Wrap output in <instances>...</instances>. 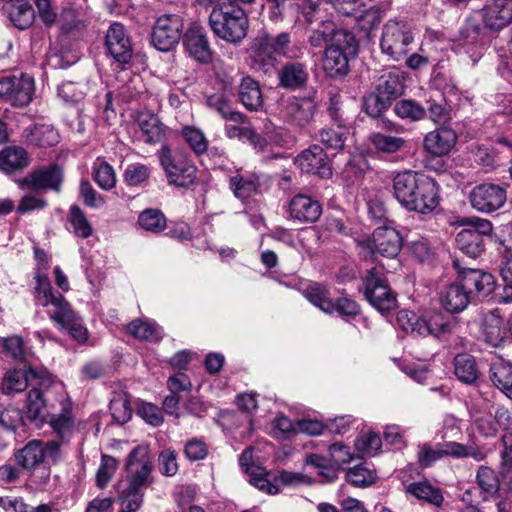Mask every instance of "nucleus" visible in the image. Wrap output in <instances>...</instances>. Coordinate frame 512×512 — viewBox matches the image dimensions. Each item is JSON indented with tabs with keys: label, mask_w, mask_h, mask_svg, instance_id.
Instances as JSON below:
<instances>
[{
	"label": "nucleus",
	"mask_w": 512,
	"mask_h": 512,
	"mask_svg": "<svg viewBox=\"0 0 512 512\" xmlns=\"http://www.w3.org/2000/svg\"><path fill=\"white\" fill-rule=\"evenodd\" d=\"M350 57L352 56L337 52L335 49H326L323 59V69L330 77L344 76L349 71Z\"/></svg>",
	"instance_id": "39"
},
{
	"label": "nucleus",
	"mask_w": 512,
	"mask_h": 512,
	"mask_svg": "<svg viewBox=\"0 0 512 512\" xmlns=\"http://www.w3.org/2000/svg\"><path fill=\"white\" fill-rule=\"evenodd\" d=\"M486 28L499 31L512 21V0H487L482 8Z\"/></svg>",
	"instance_id": "19"
},
{
	"label": "nucleus",
	"mask_w": 512,
	"mask_h": 512,
	"mask_svg": "<svg viewBox=\"0 0 512 512\" xmlns=\"http://www.w3.org/2000/svg\"><path fill=\"white\" fill-rule=\"evenodd\" d=\"M511 421L510 412L502 407L495 409L494 415L489 412V418L482 419V436L489 437L497 434L499 430L507 431Z\"/></svg>",
	"instance_id": "43"
},
{
	"label": "nucleus",
	"mask_w": 512,
	"mask_h": 512,
	"mask_svg": "<svg viewBox=\"0 0 512 512\" xmlns=\"http://www.w3.org/2000/svg\"><path fill=\"white\" fill-rule=\"evenodd\" d=\"M456 142V132L444 125L425 135L423 147L429 154L442 157L450 153Z\"/></svg>",
	"instance_id": "21"
},
{
	"label": "nucleus",
	"mask_w": 512,
	"mask_h": 512,
	"mask_svg": "<svg viewBox=\"0 0 512 512\" xmlns=\"http://www.w3.org/2000/svg\"><path fill=\"white\" fill-rule=\"evenodd\" d=\"M278 79L282 88L293 91L302 89L309 79L308 67L302 62H287L279 70Z\"/></svg>",
	"instance_id": "25"
},
{
	"label": "nucleus",
	"mask_w": 512,
	"mask_h": 512,
	"mask_svg": "<svg viewBox=\"0 0 512 512\" xmlns=\"http://www.w3.org/2000/svg\"><path fill=\"white\" fill-rule=\"evenodd\" d=\"M206 105L225 120L242 124L247 119L242 112L234 109L232 101L222 93H214L207 96Z\"/></svg>",
	"instance_id": "29"
},
{
	"label": "nucleus",
	"mask_w": 512,
	"mask_h": 512,
	"mask_svg": "<svg viewBox=\"0 0 512 512\" xmlns=\"http://www.w3.org/2000/svg\"><path fill=\"white\" fill-rule=\"evenodd\" d=\"M138 224L148 232L159 234L166 228L167 219L161 210L148 208L139 214Z\"/></svg>",
	"instance_id": "45"
},
{
	"label": "nucleus",
	"mask_w": 512,
	"mask_h": 512,
	"mask_svg": "<svg viewBox=\"0 0 512 512\" xmlns=\"http://www.w3.org/2000/svg\"><path fill=\"white\" fill-rule=\"evenodd\" d=\"M249 482L260 491L269 495H277L280 493V487L273 480V475L266 468H251Z\"/></svg>",
	"instance_id": "52"
},
{
	"label": "nucleus",
	"mask_w": 512,
	"mask_h": 512,
	"mask_svg": "<svg viewBox=\"0 0 512 512\" xmlns=\"http://www.w3.org/2000/svg\"><path fill=\"white\" fill-rule=\"evenodd\" d=\"M346 481L356 487H367L373 485L377 480L374 470L363 464L349 468L346 472Z\"/></svg>",
	"instance_id": "55"
},
{
	"label": "nucleus",
	"mask_w": 512,
	"mask_h": 512,
	"mask_svg": "<svg viewBox=\"0 0 512 512\" xmlns=\"http://www.w3.org/2000/svg\"><path fill=\"white\" fill-rule=\"evenodd\" d=\"M407 492L417 499L425 500L435 506H440L444 500L440 489L432 486L428 482L411 483L407 487Z\"/></svg>",
	"instance_id": "50"
},
{
	"label": "nucleus",
	"mask_w": 512,
	"mask_h": 512,
	"mask_svg": "<svg viewBox=\"0 0 512 512\" xmlns=\"http://www.w3.org/2000/svg\"><path fill=\"white\" fill-rule=\"evenodd\" d=\"M506 189L493 183H482V212L491 213L506 202Z\"/></svg>",
	"instance_id": "38"
},
{
	"label": "nucleus",
	"mask_w": 512,
	"mask_h": 512,
	"mask_svg": "<svg viewBox=\"0 0 512 512\" xmlns=\"http://www.w3.org/2000/svg\"><path fill=\"white\" fill-rule=\"evenodd\" d=\"M136 123L139 127L141 138L145 143H161L166 138L168 129L157 115L149 111H141L137 115Z\"/></svg>",
	"instance_id": "24"
},
{
	"label": "nucleus",
	"mask_w": 512,
	"mask_h": 512,
	"mask_svg": "<svg viewBox=\"0 0 512 512\" xmlns=\"http://www.w3.org/2000/svg\"><path fill=\"white\" fill-rule=\"evenodd\" d=\"M30 163L27 151L20 146H8L0 152V169L9 174L22 171Z\"/></svg>",
	"instance_id": "28"
},
{
	"label": "nucleus",
	"mask_w": 512,
	"mask_h": 512,
	"mask_svg": "<svg viewBox=\"0 0 512 512\" xmlns=\"http://www.w3.org/2000/svg\"><path fill=\"white\" fill-rule=\"evenodd\" d=\"M63 178V169L55 163H50L33 169L25 177L18 179L16 183L23 191L43 193L51 190L60 192Z\"/></svg>",
	"instance_id": "8"
},
{
	"label": "nucleus",
	"mask_w": 512,
	"mask_h": 512,
	"mask_svg": "<svg viewBox=\"0 0 512 512\" xmlns=\"http://www.w3.org/2000/svg\"><path fill=\"white\" fill-rule=\"evenodd\" d=\"M93 179L104 190H111L116 185V174L113 167L101 158L93 165Z\"/></svg>",
	"instance_id": "51"
},
{
	"label": "nucleus",
	"mask_w": 512,
	"mask_h": 512,
	"mask_svg": "<svg viewBox=\"0 0 512 512\" xmlns=\"http://www.w3.org/2000/svg\"><path fill=\"white\" fill-rule=\"evenodd\" d=\"M260 183L255 175L236 173L229 177V187L239 199H247L258 192Z\"/></svg>",
	"instance_id": "37"
},
{
	"label": "nucleus",
	"mask_w": 512,
	"mask_h": 512,
	"mask_svg": "<svg viewBox=\"0 0 512 512\" xmlns=\"http://www.w3.org/2000/svg\"><path fill=\"white\" fill-rule=\"evenodd\" d=\"M327 49H335L337 52L355 57L358 52V42L352 32L342 28L338 29L333 23V31Z\"/></svg>",
	"instance_id": "36"
},
{
	"label": "nucleus",
	"mask_w": 512,
	"mask_h": 512,
	"mask_svg": "<svg viewBox=\"0 0 512 512\" xmlns=\"http://www.w3.org/2000/svg\"><path fill=\"white\" fill-rule=\"evenodd\" d=\"M464 226L456 236L458 248L470 259H476L480 254V219L463 217L457 221Z\"/></svg>",
	"instance_id": "17"
},
{
	"label": "nucleus",
	"mask_w": 512,
	"mask_h": 512,
	"mask_svg": "<svg viewBox=\"0 0 512 512\" xmlns=\"http://www.w3.org/2000/svg\"><path fill=\"white\" fill-rule=\"evenodd\" d=\"M153 464L147 447L137 446L128 455L126 477L121 482L146 488L150 485Z\"/></svg>",
	"instance_id": "12"
},
{
	"label": "nucleus",
	"mask_w": 512,
	"mask_h": 512,
	"mask_svg": "<svg viewBox=\"0 0 512 512\" xmlns=\"http://www.w3.org/2000/svg\"><path fill=\"white\" fill-rule=\"evenodd\" d=\"M61 455L60 444L57 441L39 440L28 442L15 454L17 463L26 470H31L43 463L45 460L56 464Z\"/></svg>",
	"instance_id": "9"
},
{
	"label": "nucleus",
	"mask_w": 512,
	"mask_h": 512,
	"mask_svg": "<svg viewBox=\"0 0 512 512\" xmlns=\"http://www.w3.org/2000/svg\"><path fill=\"white\" fill-rule=\"evenodd\" d=\"M158 157L169 184L188 187L194 183L197 172L196 167L184 159L173 157L171 149L167 145L161 147Z\"/></svg>",
	"instance_id": "10"
},
{
	"label": "nucleus",
	"mask_w": 512,
	"mask_h": 512,
	"mask_svg": "<svg viewBox=\"0 0 512 512\" xmlns=\"http://www.w3.org/2000/svg\"><path fill=\"white\" fill-rule=\"evenodd\" d=\"M118 461L109 455H102L101 465L97 471L96 482L97 486L104 488L111 480L114 472L117 469Z\"/></svg>",
	"instance_id": "64"
},
{
	"label": "nucleus",
	"mask_w": 512,
	"mask_h": 512,
	"mask_svg": "<svg viewBox=\"0 0 512 512\" xmlns=\"http://www.w3.org/2000/svg\"><path fill=\"white\" fill-rule=\"evenodd\" d=\"M501 443V476L503 484L512 491V431H506L500 439Z\"/></svg>",
	"instance_id": "41"
},
{
	"label": "nucleus",
	"mask_w": 512,
	"mask_h": 512,
	"mask_svg": "<svg viewBox=\"0 0 512 512\" xmlns=\"http://www.w3.org/2000/svg\"><path fill=\"white\" fill-rule=\"evenodd\" d=\"M208 453V445L200 438H191L184 445V455L191 462L204 460Z\"/></svg>",
	"instance_id": "63"
},
{
	"label": "nucleus",
	"mask_w": 512,
	"mask_h": 512,
	"mask_svg": "<svg viewBox=\"0 0 512 512\" xmlns=\"http://www.w3.org/2000/svg\"><path fill=\"white\" fill-rule=\"evenodd\" d=\"M454 268L461 276V284H451L440 292L439 300L442 307L449 313H459L463 311L470 300V286L473 285L476 290H480V273L477 268L468 266L464 260L455 259Z\"/></svg>",
	"instance_id": "4"
},
{
	"label": "nucleus",
	"mask_w": 512,
	"mask_h": 512,
	"mask_svg": "<svg viewBox=\"0 0 512 512\" xmlns=\"http://www.w3.org/2000/svg\"><path fill=\"white\" fill-rule=\"evenodd\" d=\"M151 175V168L148 165L142 163L129 164L124 173V182L131 187L140 186L148 181Z\"/></svg>",
	"instance_id": "59"
},
{
	"label": "nucleus",
	"mask_w": 512,
	"mask_h": 512,
	"mask_svg": "<svg viewBox=\"0 0 512 512\" xmlns=\"http://www.w3.org/2000/svg\"><path fill=\"white\" fill-rule=\"evenodd\" d=\"M108 54L119 64L130 62L133 54L132 42L125 27L115 22L110 25L105 37Z\"/></svg>",
	"instance_id": "15"
},
{
	"label": "nucleus",
	"mask_w": 512,
	"mask_h": 512,
	"mask_svg": "<svg viewBox=\"0 0 512 512\" xmlns=\"http://www.w3.org/2000/svg\"><path fill=\"white\" fill-rule=\"evenodd\" d=\"M369 139L377 151L388 154L396 153L406 145V140L404 138L382 132L371 134Z\"/></svg>",
	"instance_id": "49"
},
{
	"label": "nucleus",
	"mask_w": 512,
	"mask_h": 512,
	"mask_svg": "<svg viewBox=\"0 0 512 512\" xmlns=\"http://www.w3.org/2000/svg\"><path fill=\"white\" fill-rule=\"evenodd\" d=\"M455 375L464 383H472L478 377L477 364L473 356L458 354L454 359Z\"/></svg>",
	"instance_id": "48"
},
{
	"label": "nucleus",
	"mask_w": 512,
	"mask_h": 512,
	"mask_svg": "<svg viewBox=\"0 0 512 512\" xmlns=\"http://www.w3.org/2000/svg\"><path fill=\"white\" fill-rule=\"evenodd\" d=\"M393 193L402 207L419 214H430L439 205L437 182L416 171L397 173L393 178Z\"/></svg>",
	"instance_id": "1"
},
{
	"label": "nucleus",
	"mask_w": 512,
	"mask_h": 512,
	"mask_svg": "<svg viewBox=\"0 0 512 512\" xmlns=\"http://www.w3.org/2000/svg\"><path fill=\"white\" fill-rule=\"evenodd\" d=\"M3 10L12 24L20 29H28L34 22L35 11L30 2L20 4L4 3Z\"/></svg>",
	"instance_id": "35"
},
{
	"label": "nucleus",
	"mask_w": 512,
	"mask_h": 512,
	"mask_svg": "<svg viewBox=\"0 0 512 512\" xmlns=\"http://www.w3.org/2000/svg\"><path fill=\"white\" fill-rule=\"evenodd\" d=\"M26 141L37 147H51L59 142V134L51 125L35 124L25 128Z\"/></svg>",
	"instance_id": "30"
},
{
	"label": "nucleus",
	"mask_w": 512,
	"mask_h": 512,
	"mask_svg": "<svg viewBox=\"0 0 512 512\" xmlns=\"http://www.w3.org/2000/svg\"><path fill=\"white\" fill-rule=\"evenodd\" d=\"M208 22L217 37L232 44L241 43L246 37L249 27V19L245 11L233 4L214 7Z\"/></svg>",
	"instance_id": "3"
},
{
	"label": "nucleus",
	"mask_w": 512,
	"mask_h": 512,
	"mask_svg": "<svg viewBox=\"0 0 512 512\" xmlns=\"http://www.w3.org/2000/svg\"><path fill=\"white\" fill-rule=\"evenodd\" d=\"M25 342L22 337L13 335L0 338V353L18 361L25 360Z\"/></svg>",
	"instance_id": "58"
},
{
	"label": "nucleus",
	"mask_w": 512,
	"mask_h": 512,
	"mask_svg": "<svg viewBox=\"0 0 512 512\" xmlns=\"http://www.w3.org/2000/svg\"><path fill=\"white\" fill-rule=\"evenodd\" d=\"M109 410L112 418L119 424L126 423L132 416L130 401L126 394L114 396L110 401Z\"/></svg>",
	"instance_id": "56"
},
{
	"label": "nucleus",
	"mask_w": 512,
	"mask_h": 512,
	"mask_svg": "<svg viewBox=\"0 0 512 512\" xmlns=\"http://www.w3.org/2000/svg\"><path fill=\"white\" fill-rule=\"evenodd\" d=\"M296 165L302 172L314 174L322 179L332 177V167L324 149L318 145H312L304 150L295 159Z\"/></svg>",
	"instance_id": "16"
},
{
	"label": "nucleus",
	"mask_w": 512,
	"mask_h": 512,
	"mask_svg": "<svg viewBox=\"0 0 512 512\" xmlns=\"http://www.w3.org/2000/svg\"><path fill=\"white\" fill-rule=\"evenodd\" d=\"M117 499L119 512H137L143 504V488L119 482Z\"/></svg>",
	"instance_id": "32"
},
{
	"label": "nucleus",
	"mask_w": 512,
	"mask_h": 512,
	"mask_svg": "<svg viewBox=\"0 0 512 512\" xmlns=\"http://www.w3.org/2000/svg\"><path fill=\"white\" fill-rule=\"evenodd\" d=\"M183 45L188 54L200 63H209L212 60V51L208 38L201 27L189 28L183 36Z\"/></svg>",
	"instance_id": "22"
},
{
	"label": "nucleus",
	"mask_w": 512,
	"mask_h": 512,
	"mask_svg": "<svg viewBox=\"0 0 512 512\" xmlns=\"http://www.w3.org/2000/svg\"><path fill=\"white\" fill-rule=\"evenodd\" d=\"M476 454L475 448L464 446L457 442L439 443L435 448L429 443H423L418 445L417 463L421 468H427L445 456L461 458L476 457Z\"/></svg>",
	"instance_id": "13"
},
{
	"label": "nucleus",
	"mask_w": 512,
	"mask_h": 512,
	"mask_svg": "<svg viewBox=\"0 0 512 512\" xmlns=\"http://www.w3.org/2000/svg\"><path fill=\"white\" fill-rule=\"evenodd\" d=\"M382 441L380 436L375 432H368L361 435L355 441V447L359 452L374 456L381 449Z\"/></svg>",
	"instance_id": "62"
},
{
	"label": "nucleus",
	"mask_w": 512,
	"mask_h": 512,
	"mask_svg": "<svg viewBox=\"0 0 512 512\" xmlns=\"http://www.w3.org/2000/svg\"><path fill=\"white\" fill-rule=\"evenodd\" d=\"M489 372L494 386L512 400V364L499 358L491 363Z\"/></svg>",
	"instance_id": "34"
},
{
	"label": "nucleus",
	"mask_w": 512,
	"mask_h": 512,
	"mask_svg": "<svg viewBox=\"0 0 512 512\" xmlns=\"http://www.w3.org/2000/svg\"><path fill=\"white\" fill-rule=\"evenodd\" d=\"M35 280L37 285L34 296L37 304L43 307L53 306L55 309L48 312L49 318L61 329L66 330L77 343H86L89 332L82 325L81 317L72 309L70 303L62 294L53 292L52 285L46 275L38 274Z\"/></svg>",
	"instance_id": "2"
},
{
	"label": "nucleus",
	"mask_w": 512,
	"mask_h": 512,
	"mask_svg": "<svg viewBox=\"0 0 512 512\" xmlns=\"http://www.w3.org/2000/svg\"><path fill=\"white\" fill-rule=\"evenodd\" d=\"M237 99L251 112L260 111L264 106V97L260 84L250 75L241 77L237 86Z\"/></svg>",
	"instance_id": "23"
},
{
	"label": "nucleus",
	"mask_w": 512,
	"mask_h": 512,
	"mask_svg": "<svg viewBox=\"0 0 512 512\" xmlns=\"http://www.w3.org/2000/svg\"><path fill=\"white\" fill-rule=\"evenodd\" d=\"M304 296L323 312L333 313V301L329 298L328 291L321 285L315 283L307 286L304 290Z\"/></svg>",
	"instance_id": "53"
},
{
	"label": "nucleus",
	"mask_w": 512,
	"mask_h": 512,
	"mask_svg": "<svg viewBox=\"0 0 512 512\" xmlns=\"http://www.w3.org/2000/svg\"><path fill=\"white\" fill-rule=\"evenodd\" d=\"M393 110L400 118L411 121H419L426 116V109L414 100H400L395 104Z\"/></svg>",
	"instance_id": "57"
},
{
	"label": "nucleus",
	"mask_w": 512,
	"mask_h": 512,
	"mask_svg": "<svg viewBox=\"0 0 512 512\" xmlns=\"http://www.w3.org/2000/svg\"><path fill=\"white\" fill-rule=\"evenodd\" d=\"M482 339L485 343L497 347L501 345L506 338L504 321L499 314V309H494L482 318Z\"/></svg>",
	"instance_id": "27"
},
{
	"label": "nucleus",
	"mask_w": 512,
	"mask_h": 512,
	"mask_svg": "<svg viewBox=\"0 0 512 512\" xmlns=\"http://www.w3.org/2000/svg\"><path fill=\"white\" fill-rule=\"evenodd\" d=\"M183 30V21L178 15H162L152 29L151 42L162 52L170 51L180 41Z\"/></svg>",
	"instance_id": "11"
},
{
	"label": "nucleus",
	"mask_w": 512,
	"mask_h": 512,
	"mask_svg": "<svg viewBox=\"0 0 512 512\" xmlns=\"http://www.w3.org/2000/svg\"><path fill=\"white\" fill-rule=\"evenodd\" d=\"M362 284L365 299L379 312H390L397 307L396 293L390 287L382 265L367 269Z\"/></svg>",
	"instance_id": "5"
},
{
	"label": "nucleus",
	"mask_w": 512,
	"mask_h": 512,
	"mask_svg": "<svg viewBox=\"0 0 512 512\" xmlns=\"http://www.w3.org/2000/svg\"><path fill=\"white\" fill-rule=\"evenodd\" d=\"M288 214L294 221L312 224L319 220L322 214V205L309 195L297 194L289 201Z\"/></svg>",
	"instance_id": "18"
},
{
	"label": "nucleus",
	"mask_w": 512,
	"mask_h": 512,
	"mask_svg": "<svg viewBox=\"0 0 512 512\" xmlns=\"http://www.w3.org/2000/svg\"><path fill=\"white\" fill-rule=\"evenodd\" d=\"M504 492H508V488L503 484V478L500 481L493 469L482 466V502L489 498H500V494Z\"/></svg>",
	"instance_id": "40"
},
{
	"label": "nucleus",
	"mask_w": 512,
	"mask_h": 512,
	"mask_svg": "<svg viewBox=\"0 0 512 512\" xmlns=\"http://www.w3.org/2000/svg\"><path fill=\"white\" fill-rule=\"evenodd\" d=\"M392 101L374 91L364 99V110L372 118H378L391 106Z\"/></svg>",
	"instance_id": "60"
},
{
	"label": "nucleus",
	"mask_w": 512,
	"mask_h": 512,
	"mask_svg": "<svg viewBox=\"0 0 512 512\" xmlns=\"http://www.w3.org/2000/svg\"><path fill=\"white\" fill-rule=\"evenodd\" d=\"M349 132L344 125L324 128L319 132V141L328 150L340 151L344 148Z\"/></svg>",
	"instance_id": "44"
},
{
	"label": "nucleus",
	"mask_w": 512,
	"mask_h": 512,
	"mask_svg": "<svg viewBox=\"0 0 512 512\" xmlns=\"http://www.w3.org/2000/svg\"><path fill=\"white\" fill-rule=\"evenodd\" d=\"M182 136L195 154L201 155L207 151L208 141L200 129L186 126L182 129Z\"/></svg>",
	"instance_id": "61"
},
{
	"label": "nucleus",
	"mask_w": 512,
	"mask_h": 512,
	"mask_svg": "<svg viewBox=\"0 0 512 512\" xmlns=\"http://www.w3.org/2000/svg\"><path fill=\"white\" fill-rule=\"evenodd\" d=\"M290 43V35L287 32H282L277 35H264L258 39V47L255 53V61L264 62L266 66L265 57L267 56L270 64L272 65V54H285L286 49Z\"/></svg>",
	"instance_id": "26"
},
{
	"label": "nucleus",
	"mask_w": 512,
	"mask_h": 512,
	"mask_svg": "<svg viewBox=\"0 0 512 512\" xmlns=\"http://www.w3.org/2000/svg\"><path fill=\"white\" fill-rule=\"evenodd\" d=\"M375 91L393 102L404 91V78L399 71L384 72L377 79Z\"/></svg>",
	"instance_id": "31"
},
{
	"label": "nucleus",
	"mask_w": 512,
	"mask_h": 512,
	"mask_svg": "<svg viewBox=\"0 0 512 512\" xmlns=\"http://www.w3.org/2000/svg\"><path fill=\"white\" fill-rule=\"evenodd\" d=\"M413 42L411 27L405 21L389 20L382 28L380 48L393 60L399 61L406 56Z\"/></svg>",
	"instance_id": "6"
},
{
	"label": "nucleus",
	"mask_w": 512,
	"mask_h": 512,
	"mask_svg": "<svg viewBox=\"0 0 512 512\" xmlns=\"http://www.w3.org/2000/svg\"><path fill=\"white\" fill-rule=\"evenodd\" d=\"M127 331L130 335L139 340L159 341L161 339L156 325L141 319L132 320L127 326Z\"/></svg>",
	"instance_id": "54"
},
{
	"label": "nucleus",
	"mask_w": 512,
	"mask_h": 512,
	"mask_svg": "<svg viewBox=\"0 0 512 512\" xmlns=\"http://www.w3.org/2000/svg\"><path fill=\"white\" fill-rule=\"evenodd\" d=\"M67 220L75 236L86 239L93 234L91 223L78 205H72L70 207Z\"/></svg>",
	"instance_id": "47"
},
{
	"label": "nucleus",
	"mask_w": 512,
	"mask_h": 512,
	"mask_svg": "<svg viewBox=\"0 0 512 512\" xmlns=\"http://www.w3.org/2000/svg\"><path fill=\"white\" fill-rule=\"evenodd\" d=\"M317 111V92L310 91L305 96L288 98L282 108V115L288 125L303 130L314 122Z\"/></svg>",
	"instance_id": "7"
},
{
	"label": "nucleus",
	"mask_w": 512,
	"mask_h": 512,
	"mask_svg": "<svg viewBox=\"0 0 512 512\" xmlns=\"http://www.w3.org/2000/svg\"><path fill=\"white\" fill-rule=\"evenodd\" d=\"M52 378L46 370L29 366L25 370L14 369L9 371L2 383V390L6 394L24 391L28 386L33 387L35 383L40 386H50Z\"/></svg>",
	"instance_id": "14"
},
{
	"label": "nucleus",
	"mask_w": 512,
	"mask_h": 512,
	"mask_svg": "<svg viewBox=\"0 0 512 512\" xmlns=\"http://www.w3.org/2000/svg\"><path fill=\"white\" fill-rule=\"evenodd\" d=\"M49 386H40L35 383L27 396V417L30 420H43L45 417V400L43 398V388Z\"/></svg>",
	"instance_id": "46"
},
{
	"label": "nucleus",
	"mask_w": 512,
	"mask_h": 512,
	"mask_svg": "<svg viewBox=\"0 0 512 512\" xmlns=\"http://www.w3.org/2000/svg\"><path fill=\"white\" fill-rule=\"evenodd\" d=\"M403 246L401 234L392 227L381 226L372 234V249L387 258H395Z\"/></svg>",
	"instance_id": "20"
},
{
	"label": "nucleus",
	"mask_w": 512,
	"mask_h": 512,
	"mask_svg": "<svg viewBox=\"0 0 512 512\" xmlns=\"http://www.w3.org/2000/svg\"><path fill=\"white\" fill-rule=\"evenodd\" d=\"M49 423L60 439L68 440L73 433L75 425L70 405L63 406L61 413L52 415Z\"/></svg>",
	"instance_id": "42"
},
{
	"label": "nucleus",
	"mask_w": 512,
	"mask_h": 512,
	"mask_svg": "<svg viewBox=\"0 0 512 512\" xmlns=\"http://www.w3.org/2000/svg\"><path fill=\"white\" fill-rule=\"evenodd\" d=\"M12 84L7 101L20 107L28 105L34 94V80L27 75L13 76Z\"/></svg>",
	"instance_id": "33"
}]
</instances>
